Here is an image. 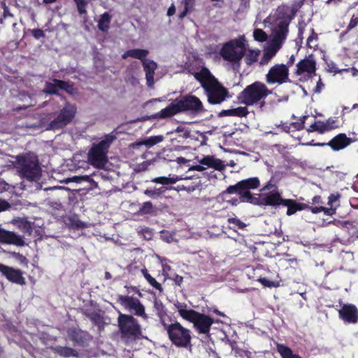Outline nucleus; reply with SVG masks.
Returning a JSON list of instances; mask_svg holds the SVG:
<instances>
[{
  "label": "nucleus",
  "instance_id": "52",
  "mask_svg": "<svg viewBox=\"0 0 358 358\" xmlns=\"http://www.w3.org/2000/svg\"><path fill=\"white\" fill-rule=\"evenodd\" d=\"M323 87H324V84L322 83L321 78H320L317 83V86L315 89V92L320 93Z\"/></svg>",
  "mask_w": 358,
  "mask_h": 358
},
{
  "label": "nucleus",
  "instance_id": "48",
  "mask_svg": "<svg viewBox=\"0 0 358 358\" xmlns=\"http://www.w3.org/2000/svg\"><path fill=\"white\" fill-rule=\"evenodd\" d=\"M259 281L264 286L268 287H275V285L273 281H270L266 278H260Z\"/></svg>",
  "mask_w": 358,
  "mask_h": 358
},
{
  "label": "nucleus",
  "instance_id": "15",
  "mask_svg": "<svg viewBox=\"0 0 358 358\" xmlns=\"http://www.w3.org/2000/svg\"><path fill=\"white\" fill-rule=\"evenodd\" d=\"M0 273L5 276L9 281L23 285L26 283L25 278L22 276L20 270L15 269L8 266L0 264Z\"/></svg>",
  "mask_w": 358,
  "mask_h": 358
},
{
  "label": "nucleus",
  "instance_id": "50",
  "mask_svg": "<svg viewBox=\"0 0 358 358\" xmlns=\"http://www.w3.org/2000/svg\"><path fill=\"white\" fill-rule=\"evenodd\" d=\"M10 208V205L8 202L3 200H0V212L6 210Z\"/></svg>",
  "mask_w": 358,
  "mask_h": 358
},
{
  "label": "nucleus",
  "instance_id": "46",
  "mask_svg": "<svg viewBox=\"0 0 358 358\" xmlns=\"http://www.w3.org/2000/svg\"><path fill=\"white\" fill-rule=\"evenodd\" d=\"M316 38L317 36L313 34L310 36L307 39V45L311 48L316 47L317 45L316 43Z\"/></svg>",
  "mask_w": 358,
  "mask_h": 358
},
{
  "label": "nucleus",
  "instance_id": "11",
  "mask_svg": "<svg viewBox=\"0 0 358 358\" xmlns=\"http://www.w3.org/2000/svg\"><path fill=\"white\" fill-rule=\"evenodd\" d=\"M289 80V69L285 64H275L272 66L266 75V82L268 84L279 85Z\"/></svg>",
  "mask_w": 358,
  "mask_h": 358
},
{
  "label": "nucleus",
  "instance_id": "4",
  "mask_svg": "<svg viewBox=\"0 0 358 358\" xmlns=\"http://www.w3.org/2000/svg\"><path fill=\"white\" fill-rule=\"evenodd\" d=\"M13 164L18 175L29 181L37 180L41 177V169L38 157L34 153L16 156Z\"/></svg>",
  "mask_w": 358,
  "mask_h": 358
},
{
  "label": "nucleus",
  "instance_id": "63",
  "mask_svg": "<svg viewBox=\"0 0 358 358\" xmlns=\"http://www.w3.org/2000/svg\"><path fill=\"white\" fill-rule=\"evenodd\" d=\"M273 185L268 184V185H266L265 187H264L261 189V191H262V192H264V191H265L266 189H271V188H273Z\"/></svg>",
  "mask_w": 358,
  "mask_h": 358
},
{
  "label": "nucleus",
  "instance_id": "24",
  "mask_svg": "<svg viewBox=\"0 0 358 358\" xmlns=\"http://www.w3.org/2000/svg\"><path fill=\"white\" fill-rule=\"evenodd\" d=\"M248 110L246 106L222 110L221 114L227 116L245 117L248 115Z\"/></svg>",
  "mask_w": 358,
  "mask_h": 358
},
{
  "label": "nucleus",
  "instance_id": "34",
  "mask_svg": "<svg viewBox=\"0 0 358 358\" xmlns=\"http://www.w3.org/2000/svg\"><path fill=\"white\" fill-rule=\"evenodd\" d=\"M308 131H317L321 134L329 131V127L328 125L325 124L324 122H317L313 124L310 129H308Z\"/></svg>",
  "mask_w": 358,
  "mask_h": 358
},
{
  "label": "nucleus",
  "instance_id": "39",
  "mask_svg": "<svg viewBox=\"0 0 358 358\" xmlns=\"http://www.w3.org/2000/svg\"><path fill=\"white\" fill-rule=\"evenodd\" d=\"M255 40L259 42H264L268 38V35L261 29H256L253 32Z\"/></svg>",
  "mask_w": 358,
  "mask_h": 358
},
{
  "label": "nucleus",
  "instance_id": "27",
  "mask_svg": "<svg viewBox=\"0 0 358 358\" xmlns=\"http://www.w3.org/2000/svg\"><path fill=\"white\" fill-rule=\"evenodd\" d=\"M164 136L162 135L150 136L146 139L142 140L137 143L138 145H145L149 148L152 147L164 141Z\"/></svg>",
  "mask_w": 358,
  "mask_h": 358
},
{
  "label": "nucleus",
  "instance_id": "30",
  "mask_svg": "<svg viewBox=\"0 0 358 358\" xmlns=\"http://www.w3.org/2000/svg\"><path fill=\"white\" fill-rule=\"evenodd\" d=\"M110 20L111 16L108 13H104L101 15L98 22V28L102 31H107L109 29Z\"/></svg>",
  "mask_w": 358,
  "mask_h": 358
},
{
  "label": "nucleus",
  "instance_id": "9",
  "mask_svg": "<svg viewBox=\"0 0 358 358\" xmlns=\"http://www.w3.org/2000/svg\"><path fill=\"white\" fill-rule=\"evenodd\" d=\"M245 51V39L241 36L224 44L220 50V55L226 61L238 63L243 57Z\"/></svg>",
  "mask_w": 358,
  "mask_h": 358
},
{
  "label": "nucleus",
  "instance_id": "61",
  "mask_svg": "<svg viewBox=\"0 0 358 358\" xmlns=\"http://www.w3.org/2000/svg\"><path fill=\"white\" fill-rule=\"evenodd\" d=\"M337 196L334 195V194H331L329 197V203H332L335 201H336L337 199Z\"/></svg>",
  "mask_w": 358,
  "mask_h": 358
},
{
  "label": "nucleus",
  "instance_id": "56",
  "mask_svg": "<svg viewBox=\"0 0 358 358\" xmlns=\"http://www.w3.org/2000/svg\"><path fill=\"white\" fill-rule=\"evenodd\" d=\"M175 10H176L175 6H171L169 8V10H168V11H167V15H168L169 16H171V15H173L175 13Z\"/></svg>",
  "mask_w": 358,
  "mask_h": 358
},
{
  "label": "nucleus",
  "instance_id": "40",
  "mask_svg": "<svg viewBox=\"0 0 358 358\" xmlns=\"http://www.w3.org/2000/svg\"><path fill=\"white\" fill-rule=\"evenodd\" d=\"M58 85L54 81V83H46L43 92L48 94H57Z\"/></svg>",
  "mask_w": 358,
  "mask_h": 358
},
{
  "label": "nucleus",
  "instance_id": "25",
  "mask_svg": "<svg viewBox=\"0 0 358 358\" xmlns=\"http://www.w3.org/2000/svg\"><path fill=\"white\" fill-rule=\"evenodd\" d=\"M14 223L22 232L31 234L32 227L30 222L24 218H19L17 220H15Z\"/></svg>",
  "mask_w": 358,
  "mask_h": 358
},
{
  "label": "nucleus",
  "instance_id": "47",
  "mask_svg": "<svg viewBox=\"0 0 358 358\" xmlns=\"http://www.w3.org/2000/svg\"><path fill=\"white\" fill-rule=\"evenodd\" d=\"M138 232L141 233L147 239H150L152 237V232L148 228L141 229Z\"/></svg>",
  "mask_w": 358,
  "mask_h": 358
},
{
  "label": "nucleus",
  "instance_id": "59",
  "mask_svg": "<svg viewBox=\"0 0 358 358\" xmlns=\"http://www.w3.org/2000/svg\"><path fill=\"white\" fill-rule=\"evenodd\" d=\"M131 50L126 51L122 55V57L123 59H127V57H131Z\"/></svg>",
  "mask_w": 358,
  "mask_h": 358
},
{
  "label": "nucleus",
  "instance_id": "43",
  "mask_svg": "<svg viewBox=\"0 0 358 358\" xmlns=\"http://www.w3.org/2000/svg\"><path fill=\"white\" fill-rule=\"evenodd\" d=\"M74 1L76 3L77 8H78L79 13L80 14L85 13L87 1L86 0H74Z\"/></svg>",
  "mask_w": 358,
  "mask_h": 358
},
{
  "label": "nucleus",
  "instance_id": "44",
  "mask_svg": "<svg viewBox=\"0 0 358 358\" xmlns=\"http://www.w3.org/2000/svg\"><path fill=\"white\" fill-rule=\"evenodd\" d=\"M358 25V14L357 15H353L351 20L347 27L348 30L352 29L355 28Z\"/></svg>",
  "mask_w": 358,
  "mask_h": 358
},
{
  "label": "nucleus",
  "instance_id": "57",
  "mask_svg": "<svg viewBox=\"0 0 358 358\" xmlns=\"http://www.w3.org/2000/svg\"><path fill=\"white\" fill-rule=\"evenodd\" d=\"M176 162L179 164H185L187 162V159H186L184 157H178L176 159Z\"/></svg>",
  "mask_w": 358,
  "mask_h": 358
},
{
  "label": "nucleus",
  "instance_id": "31",
  "mask_svg": "<svg viewBox=\"0 0 358 358\" xmlns=\"http://www.w3.org/2000/svg\"><path fill=\"white\" fill-rule=\"evenodd\" d=\"M282 205L287 207V215H292L294 214L298 210L301 209V208L299 207V204H297L295 201L291 199H285Z\"/></svg>",
  "mask_w": 358,
  "mask_h": 358
},
{
  "label": "nucleus",
  "instance_id": "58",
  "mask_svg": "<svg viewBox=\"0 0 358 358\" xmlns=\"http://www.w3.org/2000/svg\"><path fill=\"white\" fill-rule=\"evenodd\" d=\"M174 281H175L176 284H177L178 285H180V284L182 282V277H181L180 275H176L174 279Z\"/></svg>",
  "mask_w": 358,
  "mask_h": 358
},
{
  "label": "nucleus",
  "instance_id": "5",
  "mask_svg": "<svg viewBox=\"0 0 358 358\" xmlns=\"http://www.w3.org/2000/svg\"><path fill=\"white\" fill-rule=\"evenodd\" d=\"M117 323L120 340L125 345L133 346L141 338V325L132 315L119 313Z\"/></svg>",
  "mask_w": 358,
  "mask_h": 358
},
{
  "label": "nucleus",
  "instance_id": "7",
  "mask_svg": "<svg viewBox=\"0 0 358 358\" xmlns=\"http://www.w3.org/2000/svg\"><path fill=\"white\" fill-rule=\"evenodd\" d=\"M271 94L272 91L264 83L256 81L247 86L240 93L238 99L241 103L247 106H252Z\"/></svg>",
  "mask_w": 358,
  "mask_h": 358
},
{
  "label": "nucleus",
  "instance_id": "37",
  "mask_svg": "<svg viewBox=\"0 0 358 358\" xmlns=\"http://www.w3.org/2000/svg\"><path fill=\"white\" fill-rule=\"evenodd\" d=\"M55 82L57 83L59 89L64 90L69 94H73L75 92V89L73 85L69 83L57 79L55 80Z\"/></svg>",
  "mask_w": 358,
  "mask_h": 358
},
{
  "label": "nucleus",
  "instance_id": "49",
  "mask_svg": "<svg viewBox=\"0 0 358 358\" xmlns=\"http://www.w3.org/2000/svg\"><path fill=\"white\" fill-rule=\"evenodd\" d=\"M206 169V166H204V165L199 164V165H194L192 166L189 168V171H203Z\"/></svg>",
  "mask_w": 358,
  "mask_h": 358
},
{
  "label": "nucleus",
  "instance_id": "6",
  "mask_svg": "<svg viewBox=\"0 0 358 358\" xmlns=\"http://www.w3.org/2000/svg\"><path fill=\"white\" fill-rule=\"evenodd\" d=\"M116 139L113 134H107L97 144H94L87 154L89 163L96 168H103L108 162L107 153L111 143Z\"/></svg>",
  "mask_w": 358,
  "mask_h": 358
},
{
  "label": "nucleus",
  "instance_id": "29",
  "mask_svg": "<svg viewBox=\"0 0 358 358\" xmlns=\"http://www.w3.org/2000/svg\"><path fill=\"white\" fill-rule=\"evenodd\" d=\"M174 306L177 309L179 315L186 320L189 319L192 315V313L194 311V310H187V305L180 302H176L174 303Z\"/></svg>",
  "mask_w": 358,
  "mask_h": 358
},
{
  "label": "nucleus",
  "instance_id": "8",
  "mask_svg": "<svg viewBox=\"0 0 358 358\" xmlns=\"http://www.w3.org/2000/svg\"><path fill=\"white\" fill-rule=\"evenodd\" d=\"M164 327L167 331L169 338L176 347L191 348L192 336L188 329L182 327L178 322L170 324H164Z\"/></svg>",
  "mask_w": 358,
  "mask_h": 358
},
{
  "label": "nucleus",
  "instance_id": "19",
  "mask_svg": "<svg viewBox=\"0 0 358 358\" xmlns=\"http://www.w3.org/2000/svg\"><path fill=\"white\" fill-rule=\"evenodd\" d=\"M339 315L349 323H355L358 320L357 310L353 305H344L339 310Z\"/></svg>",
  "mask_w": 358,
  "mask_h": 358
},
{
  "label": "nucleus",
  "instance_id": "16",
  "mask_svg": "<svg viewBox=\"0 0 358 358\" xmlns=\"http://www.w3.org/2000/svg\"><path fill=\"white\" fill-rule=\"evenodd\" d=\"M0 243L22 247L25 245L24 237L13 231L0 229Z\"/></svg>",
  "mask_w": 358,
  "mask_h": 358
},
{
  "label": "nucleus",
  "instance_id": "53",
  "mask_svg": "<svg viewBox=\"0 0 358 358\" xmlns=\"http://www.w3.org/2000/svg\"><path fill=\"white\" fill-rule=\"evenodd\" d=\"M32 33H33V36L36 38H41V37H42L43 36V32L41 29H34L32 31Z\"/></svg>",
  "mask_w": 358,
  "mask_h": 358
},
{
  "label": "nucleus",
  "instance_id": "10",
  "mask_svg": "<svg viewBox=\"0 0 358 358\" xmlns=\"http://www.w3.org/2000/svg\"><path fill=\"white\" fill-rule=\"evenodd\" d=\"M76 112L77 108L75 104L66 103L58 116L48 124L47 129L57 130L64 127L73 120Z\"/></svg>",
  "mask_w": 358,
  "mask_h": 358
},
{
  "label": "nucleus",
  "instance_id": "45",
  "mask_svg": "<svg viewBox=\"0 0 358 358\" xmlns=\"http://www.w3.org/2000/svg\"><path fill=\"white\" fill-rule=\"evenodd\" d=\"M228 222L235 224L238 227V229H243L246 226L245 223L242 222L240 220L236 218H229Z\"/></svg>",
  "mask_w": 358,
  "mask_h": 358
},
{
  "label": "nucleus",
  "instance_id": "60",
  "mask_svg": "<svg viewBox=\"0 0 358 358\" xmlns=\"http://www.w3.org/2000/svg\"><path fill=\"white\" fill-rule=\"evenodd\" d=\"M321 197L320 196H315L313 198V203H320Z\"/></svg>",
  "mask_w": 358,
  "mask_h": 358
},
{
  "label": "nucleus",
  "instance_id": "38",
  "mask_svg": "<svg viewBox=\"0 0 358 358\" xmlns=\"http://www.w3.org/2000/svg\"><path fill=\"white\" fill-rule=\"evenodd\" d=\"M167 189H168V188H166V187H160L159 189H156L154 190L146 189V190H145L144 194L151 198L155 199V198L158 197L162 193L165 192Z\"/></svg>",
  "mask_w": 358,
  "mask_h": 358
},
{
  "label": "nucleus",
  "instance_id": "17",
  "mask_svg": "<svg viewBox=\"0 0 358 358\" xmlns=\"http://www.w3.org/2000/svg\"><path fill=\"white\" fill-rule=\"evenodd\" d=\"M352 141L350 138H348L345 134H340L335 136L331 141H330L326 145H329L333 150L338 151L345 148L351 143ZM324 143H317L315 145L323 146Z\"/></svg>",
  "mask_w": 358,
  "mask_h": 358
},
{
  "label": "nucleus",
  "instance_id": "36",
  "mask_svg": "<svg viewBox=\"0 0 358 358\" xmlns=\"http://www.w3.org/2000/svg\"><path fill=\"white\" fill-rule=\"evenodd\" d=\"M57 352L62 356L69 357L71 356L76 357L77 353L76 351L70 348L66 347H59L56 349Z\"/></svg>",
  "mask_w": 358,
  "mask_h": 358
},
{
  "label": "nucleus",
  "instance_id": "23",
  "mask_svg": "<svg viewBox=\"0 0 358 358\" xmlns=\"http://www.w3.org/2000/svg\"><path fill=\"white\" fill-rule=\"evenodd\" d=\"M239 186H241L242 192L254 189L259 186V180L257 178H250L239 182Z\"/></svg>",
  "mask_w": 358,
  "mask_h": 358
},
{
  "label": "nucleus",
  "instance_id": "26",
  "mask_svg": "<svg viewBox=\"0 0 358 358\" xmlns=\"http://www.w3.org/2000/svg\"><path fill=\"white\" fill-rule=\"evenodd\" d=\"M181 179H182L181 178H179L178 176H171V175H169V177L162 176V177L155 178L152 180V182H155V183L166 185H170V184H175L178 181L180 180Z\"/></svg>",
  "mask_w": 358,
  "mask_h": 358
},
{
  "label": "nucleus",
  "instance_id": "14",
  "mask_svg": "<svg viewBox=\"0 0 358 358\" xmlns=\"http://www.w3.org/2000/svg\"><path fill=\"white\" fill-rule=\"evenodd\" d=\"M316 62L312 57H308L301 60L296 64V74L297 76H303L304 78H311L315 76Z\"/></svg>",
  "mask_w": 358,
  "mask_h": 358
},
{
  "label": "nucleus",
  "instance_id": "12",
  "mask_svg": "<svg viewBox=\"0 0 358 358\" xmlns=\"http://www.w3.org/2000/svg\"><path fill=\"white\" fill-rule=\"evenodd\" d=\"M118 302L126 310L135 315L141 317L143 319L148 318V315L145 311V307L138 299L133 296L121 295L118 297Z\"/></svg>",
  "mask_w": 358,
  "mask_h": 358
},
{
  "label": "nucleus",
  "instance_id": "35",
  "mask_svg": "<svg viewBox=\"0 0 358 358\" xmlns=\"http://www.w3.org/2000/svg\"><path fill=\"white\" fill-rule=\"evenodd\" d=\"M260 50H250L245 55V62L248 65H251L252 64L257 62V58L259 55Z\"/></svg>",
  "mask_w": 358,
  "mask_h": 358
},
{
  "label": "nucleus",
  "instance_id": "20",
  "mask_svg": "<svg viewBox=\"0 0 358 358\" xmlns=\"http://www.w3.org/2000/svg\"><path fill=\"white\" fill-rule=\"evenodd\" d=\"M143 67L145 72V77L147 85L149 87H152L154 85V75L157 69V64L153 60L147 59L143 61Z\"/></svg>",
  "mask_w": 358,
  "mask_h": 358
},
{
  "label": "nucleus",
  "instance_id": "54",
  "mask_svg": "<svg viewBox=\"0 0 358 358\" xmlns=\"http://www.w3.org/2000/svg\"><path fill=\"white\" fill-rule=\"evenodd\" d=\"M325 124H328V127H329V130L336 127V126L334 125L335 124V121L333 120H328L327 121H326L325 122Z\"/></svg>",
  "mask_w": 358,
  "mask_h": 358
},
{
  "label": "nucleus",
  "instance_id": "41",
  "mask_svg": "<svg viewBox=\"0 0 358 358\" xmlns=\"http://www.w3.org/2000/svg\"><path fill=\"white\" fill-rule=\"evenodd\" d=\"M8 254L10 257H13V259H15L20 264H27L28 262L27 258L20 253H17L15 252H8Z\"/></svg>",
  "mask_w": 358,
  "mask_h": 358
},
{
  "label": "nucleus",
  "instance_id": "33",
  "mask_svg": "<svg viewBox=\"0 0 358 358\" xmlns=\"http://www.w3.org/2000/svg\"><path fill=\"white\" fill-rule=\"evenodd\" d=\"M131 53L132 58L138 59L143 62L147 59L145 57L148 55L149 51L144 49H132Z\"/></svg>",
  "mask_w": 358,
  "mask_h": 358
},
{
  "label": "nucleus",
  "instance_id": "32",
  "mask_svg": "<svg viewBox=\"0 0 358 358\" xmlns=\"http://www.w3.org/2000/svg\"><path fill=\"white\" fill-rule=\"evenodd\" d=\"M141 273L143 275L144 278L149 282V284L155 287V289L162 291V287L161 284H159L154 278H152L148 272L146 268L142 269Z\"/></svg>",
  "mask_w": 358,
  "mask_h": 358
},
{
  "label": "nucleus",
  "instance_id": "42",
  "mask_svg": "<svg viewBox=\"0 0 358 358\" xmlns=\"http://www.w3.org/2000/svg\"><path fill=\"white\" fill-rule=\"evenodd\" d=\"M140 210L144 214H150L154 211V207L151 202L147 201L143 203Z\"/></svg>",
  "mask_w": 358,
  "mask_h": 358
},
{
  "label": "nucleus",
  "instance_id": "18",
  "mask_svg": "<svg viewBox=\"0 0 358 358\" xmlns=\"http://www.w3.org/2000/svg\"><path fill=\"white\" fill-rule=\"evenodd\" d=\"M234 194L238 192L241 196V199L243 202H250L253 204L258 203V199L253 197L251 193L248 191L242 192L241 186H239V182L235 185H231L227 187L224 193Z\"/></svg>",
  "mask_w": 358,
  "mask_h": 358
},
{
  "label": "nucleus",
  "instance_id": "1",
  "mask_svg": "<svg viewBox=\"0 0 358 358\" xmlns=\"http://www.w3.org/2000/svg\"><path fill=\"white\" fill-rule=\"evenodd\" d=\"M264 23H269L273 26L271 29L272 39L268 45L264 50L263 56L259 62L262 66L266 65L285 43L289 32V20L278 15L276 17L268 16L264 20Z\"/></svg>",
  "mask_w": 358,
  "mask_h": 358
},
{
  "label": "nucleus",
  "instance_id": "28",
  "mask_svg": "<svg viewBox=\"0 0 358 358\" xmlns=\"http://www.w3.org/2000/svg\"><path fill=\"white\" fill-rule=\"evenodd\" d=\"M277 350L282 358H302L296 354H294L292 350L283 345L278 344Z\"/></svg>",
  "mask_w": 358,
  "mask_h": 358
},
{
  "label": "nucleus",
  "instance_id": "3",
  "mask_svg": "<svg viewBox=\"0 0 358 358\" xmlns=\"http://www.w3.org/2000/svg\"><path fill=\"white\" fill-rule=\"evenodd\" d=\"M184 111H191L193 113L199 114L204 112L205 109L201 101L198 97L189 94L171 103L169 106L160 110L157 116L159 118H166Z\"/></svg>",
  "mask_w": 358,
  "mask_h": 358
},
{
  "label": "nucleus",
  "instance_id": "2",
  "mask_svg": "<svg viewBox=\"0 0 358 358\" xmlns=\"http://www.w3.org/2000/svg\"><path fill=\"white\" fill-rule=\"evenodd\" d=\"M194 76L201 84L210 103L220 104L225 100L228 94L227 89L217 81L208 69L202 68Z\"/></svg>",
  "mask_w": 358,
  "mask_h": 358
},
{
  "label": "nucleus",
  "instance_id": "22",
  "mask_svg": "<svg viewBox=\"0 0 358 358\" xmlns=\"http://www.w3.org/2000/svg\"><path fill=\"white\" fill-rule=\"evenodd\" d=\"M285 199H282L278 192H272L266 195L262 203L268 206H278L283 204Z\"/></svg>",
  "mask_w": 358,
  "mask_h": 358
},
{
  "label": "nucleus",
  "instance_id": "55",
  "mask_svg": "<svg viewBox=\"0 0 358 358\" xmlns=\"http://www.w3.org/2000/svg\"><path fill=\"white\" fill-rule=\"evenodd\" d=\"M295 62V57L294 55H291L289 59V61L287 62V64L286 65L287 66H292Z\"/></svg>",
  "mask_w": 358,
  "mask_h": 358
},
{
  "label": "nucleus",
  "instance_id": "62",
  "mask_svg": "<svg viewBox=\"0 0 358 358\" xmlns=\"http://www.w3.org/2000/svg\"><path fill=\"white\" fill-rule=\"evenodd\" d=\"M171 269V267L168 265H164L163 264V273H167V272Z\"/></svg>",
  "mask_w": 358,
  "mask_h": 358
},
{
  "label": "nucleus",
  "instance_id": "21",
  "mask_svg": "<svg viewBox=\"0 0 358 358\" xmlns=\"http://www.w3.org/2000/svg\"><path fill=\"white\" fill-rule=\"evenodd\" d=\"M199 163L208 168H213L215 170L222 171L225 168L223 162L214 156L208 155L199 160Z\"/></svg>",
  "mask_w": 358,
  "mask_h": 358
},
{
  "label": "nucleus",
  "instance_id": "64",
  "mask_svg": "<svg viewBox=\"0 0 358 358\" xmlns=\"http://www.w3.org/2000/svg\"><path fill=\"white\" fill-rule=\"evenodd\" d=\"M187 10V6H185L184 11H182L179 15L180 18H182L185 16Z\"/></svg>",
  "mask_w": 358,
  "mask_h": 358
},
{
  "label": "nucleus",
  "instance_id": "51",
  "mask_svg": "<svg viewBox=\"0 0 358 358\" xmlns=\"http://www.w3.org/2000/svg\"><path fill=\"white\" fill-rule=\"evenodd\" d=\"M310 211L313 213H320L322 212V210H326V208L324 207H317V206H315V207H310Z\"/></svg>",
  "mask_w": 358,
  "mask_h": 358
},
{
  "label": "nucleus",
  "instance_id": "13",
  "mask_svg": "<svg viewBox=\"0 0 358 358\" xmlns=\"http://www.w3.org/2000/svg\"><path fill=\"white\" fill-rule=\"evenodd\" d=\"M187 321L194 324V327L199 334L206 335L209 334L210 327L213 324L212 318L208 315L196 312L195 310L192 313V315Z\"/></svg>",
  "mask_w": 358,
  "mask_h": 358
}]
</instances>
